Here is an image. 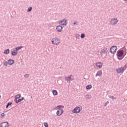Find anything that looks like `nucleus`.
I'll return each instance as SVG.
<instances>
[{"label": "nucleus", "mask_w": 127, "mask_h": 127, "mask_svg": "<svg viewBox=\"0 0 127 127\" xmlns=\"http://www.w3.org/2000/svg\"><path fill=\"white\" fill-rule=\"evenodd\" d=\"M125 1H127V0H124Z\"/></svg>", "instance_id": "obj_39"}, {"label": "nucleus", "mask_w": 127, "mask_h": 127, "mask_svg": "<svg viewBox=\"0 0 127 127\" xmlns=\"http://www.w3.org/2000/svg\"><path fill=\"white\" fill-rule=\"evenodd\" d=\"M119 22V20H118V18H113L111 20V24H112V25H115V24H117L118 22Z\"/></svg>", "instance_id": "obj_8"}, {"label": "nucleus", "mask_w": 127, "mask_h": 127, "mask_svg": "<svg viewBox=\"0 0 127 127\" xmlns=\"http://www.w3.org/2000/svg\"><path fill=\"white\" fill-rule=\"evenodd\" d=\"M3 53H4V54H9V49H7L5 50V51H4Z\"/></svg>", "instance_id": "obj_18"}, {"label": "nucleus", "mask_w": 127, "mask_h": 127, "mask_svg": "<svg viewBox=\"0 0 127 127\" xmlns=\"http://www.w3.org/2000/svg\"><path fill=\"white\" fill-rule=\"evenodd\" d=\"M22 100L21 99H17L16 100H14V102L16 103V104H18V103H20V102H21Z\"/></svg>", "instance_id": "obj_21"}, {"label": "nucleus", "mask_w": 127, "mask_h": 127, "mask_svg": "<svg viewBox=\"0 0 127 127\" xmlns=\"http://www.w3.org/2000/svg\"><path fill=\"white\" fill-rule=\"evenodd\" d=\"M11 54L12 56H15L16 55H17V51L14 49V51H11Z\"/></svg>", "instance_id": "obj_14"}, {"label": "nucleus", "mask_w": 127, "mask_h": 127, "mask_svg": "<svg viewBox=\"0 0 127 127\" xmlns=\"http://www.w3.org/2000/svg\"><path fill=\"white\" fill-rule=\"evenodd\" d=\"M57 108H59V109H60L61 108H62V109H64V106L58 105L57 106Z\"/></svg>", "instance_id": "obj_27"}, {"label": "nucleus", "mask_w": 127, "mask_h": 127, "mask_svg": "<svg viewBox=\"0 0 127 127\" xmlns=\"http://www.w3.org/2000/svg\"><path fill=\"white\" fill-rule=\"evenodd\" d=\"M87 99H91V96L90 95H86Z\"/></svg>", "instance_id": "obj_35"}, {"label": "nucleus", "mask_w": 127, "mask_h": 127, "mask_svg": "<svg viewBox=\"0 0 127 127\" xmlns=\"http://www.w3.org/2000/svg\"><path fill=\"white\" fill-rule=\"evenodd\" d=\"M9 124L8 122H2L0 124V127H9Z\"/></svg>", "instance_id": "obj_9"}, {"label": "nucleus", "mask_w": 127, "mask_h": 127, "mask_svg": "<svg viewBox=\"0 0 127 127\" xmlns=\"http://www.w3.org/2000/svg\"><path fill=\"white\" fill-rule=\"evenodd\" d=\"M102 70H98L95 75V77H100V76H102Z\"/></svg>", "instance_id": "obj_13"}, {"label": "nucleus", "mask_w": 127, "mask_h": 127, "mask_svg": "<svg viewBox=\"0 0 127 127\" xmlns=\"http://www.w3.org/2000/svg\"><path fill=\"white\" fill-rule=\"evenodd\" d=\"M57 115L58 117H60V116H61V113H60V110H59V109L57 111Z\"/></svg>", "instance_id": "obj_23"}, {"label": "nucleus", "mask_w": 127, "mask_h": 127, "mask_svg": "<svg viewBox=\"0 0 127 127\" xmlns=\"http://www.w3.org/2000/svg\"><path fill=\"white\" fill-rule=\"evenodd\" d=\"M14 63V60L12 59H9L8 60V65H12Z\"/></svg>", "instance_id": "obj_15"}, {"label": "nucleus", "mask_w": 127, "mask_h": 127, "mask_svg": "<svg viewBox=\"0 0 127 127\" xmlns=\"http://www.w3.org/2000/svg\"><path fill=\"white\" fill-rule=\"evenodd\" d=\"M4 117V113H2L0 115V118L2 119Z\"/></svg>", "instance_id": "obj_29"}, {"label": "nucleus", "mask_w": 127, "mask_h": 127, "mask_svg": "<svg viewBox=\"0 0 127 127\" xmlns=\"http://www.w3.org/2000/svg\"><path fill=\"white\" fill-rule=\"evenodd\" d=\"M52 43L54 45H58V44L60 43V40H59L58 38H54L52 40Z\"/></svg>", "instance_id": "obj_4"}, {"label": "nucleus", "mask_w": 127, "mask_h": 127, "mask_svg": "<svg viewBox=\"0 0 127 127\" xmlns=\"http://www.w3.org/2000/svg\"><path fill=\"white\" fill-rule=\"evenodd\" d=\"M108 53V48H104L100 51V54L101 55H107Z\"/></svg>", "instance_id": "obj_7"}, {"label": "nucleus", "mask_w": 127, "mask_h": 127, "mask_svg": "<svg viewBox=\"0 0 127 127\" xmlns=\"http://www.w3.org/2000/svg\"><path fill=\"white\" fill-rule=\"evenodd\" d=\"M53 94L54 95V96H57V95H58V92H57V90H53Z\"/></svg>", "instance_id": "obj_16"}, {"label": "nucleus", "mask_w": 127, "mask_h": 127, "mask_svg": "<svg viewBox=\"0 0 127 127\" xmlns=\"http://www.w3.org/2000/svg\"><path fill=\"white\" fill-rule=\"evenodd\" d=\"M11 105H12V102H8L7 104L6 105V109L8 108L9 106H11Z\"/></svg>", "instance_id": "obj_22"}, {"label": "nucleus", "mask_w": 127, "mask_h": 127, "mask_svg": "<svg viewBox=\"0 0 127 127\" xmlns=\"http://www.w3.org/2000/svg\"><path fill=\"white\" fill-rule=\"evenodd\" d=\"M110 99H112V100H116V98L115 97H114V96L113 95H110V96H109Z\"/></svg>", "instance_id": "obj_25"}, {"label": "nucleus", "mask_w": 127, "mask_h": 127, "mask_svg": "<svg viewBox=\"0 0 127 127\" xmlns=\"http://www.w3.org/2000/svg\"><path fill=\"white\" fill-rule=\"evenodd\" d=\"M66 21H67V20L66 19H64L60 21L59 23L61 24V25H67Z\"/></svg>", "instance_id": "obj_10"}, {"label": "nucleus", "mask_w": 127, "mask_h": 127, "mask_svg": "<svg viewBox=\"0 0 127 127\" xmlns=\"http://www.w3.org/2000/svg\"><path fill=\"white\" fill-rule=\"evenodd\" d=\"M21 48H23V47L22 46L17 47L15 48L14 49L16 51H17L18 50H19V49H21Z\"/></svg>", "instance_id": "obj_20"}, {"label": "nucleus", "mask_w": 127, "mask_h": 127, "mask_svg": "<svg viewBox=\"0 0 127 127\" xmlns=\"http://www.w3.org/2000/svg\"><path fill=\"white\" fill-rule=\"evenodd\" d=\"M24 100V97H22L21 99V101H23Z\"/></svg>", "instance_id": "obj_37"}, {"label": "nucleus", "mask_w": 127, "mask_h": 127, "mask_svg": "<svg viewBox=\"0 0 127 127\" xmlns=\"http://www.w3.org/2000/svg\"><path fill=\"white\" fill-rule=\"evenodd\" d=\"M124 53L125 52L123 50H122V49H119L117 52L116 56H117L118 60H123V59H124L125 58V56H124Z\"/></svg>", "instance_id": "obj_1"}, {"label": "nucleus", "mask_w": 127, "mask_h": 127, "mask_svg": "<svg viewBox=\"0 0 127 127\" xmlns=\"http://www.w3.org/2000/svg\"><path fill=\"white\" fill-rule=\"evenodd\" d=\"M65 80L66 81H67L68 84H70L71 83V81H73V80H74V76L70 74L69 76L65 77Z\"/></svg>", "instance_id": "obj_3"}, {"label": "nucleus", "mask_w": 127, "mask_h": 127, "mask_svg": "<svg viewBox=\"0 0 127 127\" xmlns=\"http://www.w3.org/2000/svg\"><path fill=\"white\" fill-rule=\"evenodd\" d=\"M7 64H8V62H5L4 63V66H7Z\"/></svg>", "instance_id": "obj_33"}, {"label": "nucleus", "mask_w": 127, "mask_h": 127, "mask_svg": "<svg viewBox=\"0 0 127 127\" xmlns=\"http://www.w3.org/2000/svg\"><path fill=\"white\" fill-rule=\"evenodd\" d=\"M0 98H1V96L0 95Z\"/></svg>", "instance_id": "obj_40"}, {"label": "nucleus", "mask_w": 127, "mask_h": 127, "mask_svg": "<svg viewBox=\"0 0 127 127\" xmlns=\"http://www.w3.org/2000/svg\"><path fill=\"white\" fill-rule=\"evenodd\" d=\"M86 90H90V89H92V85L89 84L86 87Z\"/></svg>", "instance_id": "obj_17"}, {"label": "nucleus", "mask_w": 127, "mask_h": 127, "mask_svg": "<svg viewBox=\"0 0 127 127\" xmlns=\"http://www.w3.org/2000/svg\"><path fill=\"white\" fill-rule=\"evenodd\" d=\"M32 10V7H30L27 9V12H30Z\"/></svg>", "instance_id": "obj_26"}, {"label": "nucleus", "mask_w": 127, "mask_h": 127, "mask_svg": "<svg viewBox=\"0 0 127 127\" xmlns=\"http://www.w3.org/2000/svg\"><path fill=\"white\" fill-rule=\"evenodd\" d=\"M104 106H107V103H105Z\"/></svg>", "instance_id": "obj_38"}, {"label": "nucleus", "mask_w": 127, "mask_h": 127, "mask_svg": "<svg viewBox=\"0 0 127 127\" xmlns=\"http://www.w3.org/2000/svg\"><path fill=\"white\" fill-rule=\"evenodd\" d=\"M28 77H29V74H26L24 75V77L25 78H28Z\"/></svg>", "instance_id": "obj_32"}, {"label": "nucleus", "mask_w": 127, "mask_h": 127, "mask_svg": "<svg viewBox=\"0 0 127 127\" xmlns=\"http://www.w3.org/2000/svg\"><path fill=\"white\" fill-rule=\"evenodd\" d=\"M96 66L97 68H99V69H101V68L103 67V63H102V62L97 63L96 64Z\"/></svg>", "instance_id": "obj_11"}, {"label": "nucleus", "mask_w": 127, "mask_h": 127, "mask_svg": "<svg viewBox=\"0 0 127 127\" xmlns=\"http://www.w3.org/2000/svg\"><path fill=\"white\" fill-rule=\"evenodd\" d=\"M76 39H80V35L77 34V35H76Z\"/></svg>", "instance_id": "obj_31"}, {"label": "nucleus", "mask_w": 127, "mask_h": 127, "mask_svg": "<svg viewBox=\"0 0 127 127\" xmlns=\"http://www.w3.org/2000/svg\"><path fill=\"white\" fill-rule=\"evenodd\" d=\"M74 25H79V22H78V21H75L74 23H73Z\"/></svg>", "instance_id": "obj_28"}, {"label": "nucleus", "mask_w": 127, "mask_h": 127, "mask_svg": "<svg viewBox=\"0 0 127 127\" xmlns=\"http://www.w3.org/2000/svg\"><path fill=\"white\" fill-rule=\"evenodd\" d=\"M59 111H61V115L64 112V110L63 109H59Z\"/></svg>", "instance_id": "obj_30"}, {"label": "nucleus", "mask_w": 127, "mask_h": 127, "mask_svg": "<svg viewBox=\"0 0 127 127\" xmlns=\"http://www.w3.org/2000/svg\"><path fill=\"white\" fill-rule=\"evenodd\" d=\"M127 64L124 65V66L119 67V68H118L116 71L117 72V73H121V74H123V73H124V72H125V70H126L127 69Z\"/></svg>", "instance_id": "obj_2"}, {"label": "nucleus", "mask_w": 127, "mask_h": 127, "mask_svg": "<svg viewBox=\"0 0 127 127\" xmlns=\"http://www.w3.org/2000/svg\"><path fill=\"white\" fill-rule=\"evenodd\" d=\"M72 112L73 114H79V113L81 112V109L79 107H76L72 110Z\"/></svg>", "instance_id": "obj_6"}, {"label": "nucleus", "mask_w": 127, "mask_h": 127, "mask_svg": "<svg viewBox=\"0 0 127 127\" xmlns=\"http://www.w3.org/2000/svg\"><path fill=\"white\" fill-rule=\"evenodd\" d=\"M117 46H113L110 50V52L111 53V54H115L116 52H117Z\"/></svg>", "instance_id": "obj_5"}, {"label": "nucleus", "mask_w": 127, "mask_h": 127, "mask_svg": "<svg viewBox=\"0 0 127 127\" xmlns=\"http://www.w3.org/2000/svg\"><path fill=\"white\" fill-rule=\"evenodd\" d=\"M56 29L58 32H61L62 31V30L63 29V27L61 25H58L56 27Z\"/></svg>", "instance_id": "obj_12"}, {"label": "nucleus", "mask_w": 127, "mask_h": 127, "mask_svg": "<svg viewBox=\"0 0 127 127\" xmlns=\"http://www.w3.org/2000/svg\"><path fill=\"white\" fill-rule=\"evenodd\" d=\"M44 126L45 127H48V124L47 123H44Z\"/></svg>", "instance_id": "obj_34"}, {"label": "nucleus", "mask_w": 127, "mask_h": 127, "mask_svg": "<svg viewBox=\"0 0 127 127\" xmlns=\"http://www.w3.org/2000/svg\"><path fill=\"white\" fill-rule=\"evenodd\" d=\"M121 49H123V50H125V51H127V48H126L125 47H123Z\"/></svg>", "instance_id": "obj_36"}, {"label": "nucleus", "mask_w": 127, "mask_h": 127, "mask_svg": "<svg viewBox=\"0 0 127 127\" xmlns=\"http://www.w3.org/2000/svg\"><path fill=\"white\" fill-rule=\"evenodd\" d=\"M85 34L84 33H82L81 35H80V38H81V39H83V38H85Z\"/></svg>", "instance_id": "obj_24"}, {"label": "nucleus", "mask_w": 127, "mask_h": 127, "mask_svg": "<svg viewBox=\"0 0 127 127\" xmlns=\"http://www.w3.org/2000/svg\"><path fill=\"white\" fill-rule=\"evenodd\" d=\"M20 98V94H17L15 96V99L14 101H15L16 100H17V99H19Z\"/></svg>", "instance_id": "obj_19"}]
</instances>
